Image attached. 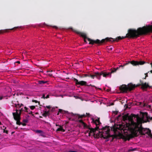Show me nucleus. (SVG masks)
<instances>
[{"label":"nucleus","instance_id":"7","mask_svg":"<svg viewBox=\"0 0 152 152\" xmlns=\"http://www.w3.org/2000/svg\"><path fill=\"white\" fill-rule=\"evenodd\" d=\"M130 63L131 64L134 66H136L138 65L139 64L142 65L144 63V62L142 61L138 62L137 61H128V63H125L124 64L123 66H124L125 65H127L129 63Z\"/></svg>","mask_w":152,"mask_h":152},{"label":"nucleus","instance_id":"16","mask_svg":"<svg viewBox=\"0 0 152 152\" xmlns=\"http://www.w3.org/2000/svg\"><path fill=\"white\" fill-rule=\"evenodd\" d=\"M35 132L36 133H41L42 132V131L41 130H36L35 131Z\"/></svg>","mask_w":152,"mask_h":152},{"label":"nucleus","instance_id":"34","mask_svg":"<svg viewBox=\"0 0 152 152\" xmlns=\"http://www.w3.org/2000/svg\"><path fill=\"white\" fill-rule=\"evenodd\" d=\"M2 30L0 31V32H2Z\"/></svg>","mask_w":152,"mask_h":152},{"label":"nucleus","instance_id":"31","mask_svg":"<svg viewBox=\"0 0 152 152\" xmlns=\"http://www.w3.org/2000/svg\"><path fill=\"white\" fill-rule=\"evenodd\" d=\"M48 112H47V113H47V115H48Z\"/></svg>","mask_w":152,"mask_h":152},{"label":"nucleus","instance_id":"23","mask_svg":"<svg viewBox=\"0 0 152 152\" xmlns=\"http://www.w3.org/2000/svg\"><path fill=\"white\" fill-rule=\"evenodd\" d=\"M46 107L48 109H49L51 107L50 106H46Z\"/></svg>","mask_w":152,"mask_h":152},{"label":"nucleus","instance_id":"35","mask_svg":"<svg viewBox=\"0 0 152 152\" xmlns=\"http://www.w3.org/2000/svg\"><path fill=\"white\" fill-rule=\"evenodd\" d=\"M113 103H112V104H111V105H113Z\"/></svg>","mask_w":152,"mask_h":152},{"label":"nucleus","instance_id":"21","mask_svg":"<svg viewBox=\"0 0 152 152\" xmlns=\"http://www.w3.org/2000/svg\"><path fill=\"white\" fill-rule=\"evenodd\" d=\"M91 75H85V77H86V76H89V77H91V78H92L91 77Z\"/></svg>","mask_w":152,"mask_h":152},{"label":"nucleus","instance_id":"32","mask_svg":"<svg viewBox=\"0 0 152 152\" xmlns=\"http://www.w3.org/2000/svg\"><path fill=\"white\" fill-rule=\"evenodd\" d=\"M70 114L72 115H73V114Z\"/></svg>","mask_w":152,"mask_h":152},{"label":"nucleus","instance_id":"36","mask_svg":"<svg viewBox=\"0 0 152 152\" xmlns=\"http://www.w3.org/2000/svg\"><path fill=\"white\" fill-rule=\"evenodd\" d=\"M49 75H52V74H49Z\"/></svg>","mask_w":152,"mask_h":152},{"label":"nucleus","instance_id":"3","mask_svg":"<svg viewBox=\"0 0 152 152\" xmlns=\"http://www.w3.org/2000/svg\"><path fill=\"white\" fill-rule=\"evenodd\" d=\"M15 107L19 109V110H16V112L13 113V115L14 119L16 121H18L20 118V115L23 112H26V110H27V107H24L23 105L22 104H15Z\"/></svg>","mask_w":152,"mask_h":152},{"label":"nucleus","instance_id":"17","mask_svg":"<svg viewBox=\"0 0 152 152\" xmlns=\"http://www.w3.org/2000/svg\"><path fill=\"white\" fill-rule=\"evenodd\" d=\"M46 81H41L39 82V83L41 84H43L46 83Z\"/></svg>","mask_w":152,"mask_h":152},{"label":"nucleus","instance_id":"15","mask_svg":"<svg viewBox=\"0 0 152 152\" xmlns=\"http://www.w3.org/2000/svg\"><path fill=\"white\" fill-rule=\"evenodd\" d=\"M43 97L44 98H48L49 97V96L48 95H47L46 96H45V94H44L43 95Z\"/></svg>","mask_w":152,"mask_h":152},{"label":"nucleus","instance_id":"26","mask_svg":"<svg viewBox=\"0 0 152 152\" xmlns=\"http://www.w3.org/2000/svg\"><path fill=\"white\" fill-rule=\"evenodd\" d=\"M9 29H5V31H4V32H7V31L9 30Z\"/></svg>","mask_w":152,"mask_h":152},{"label":"nucleus","instance_id":"28","mask_svg":"<svg viewBox=\"0 0 152 152\" xmlns=\"http://www.w3.org/2000/svg\"><path fill=\"white\" fill-rule=\"evenodd\" d=\"M151 66H152V63H151ZM150 72H151V73H152V70H151V71H150Z\"/></svg>","mask_w":152,"mask_h":152},{"label":"nucleus","instance_id":"10","mask_svg":"<svg viewBox=\"0 0 152 152\" xmlns=\"http://www.w3.org/2000/svg\"><path fill=\"white\" fill-rule=\"evenodd\" d=\"M79 122L80 123L81 125L84 128L86 127V125L82 120H79Z\"/></svg>","mask_w":152,"mask_h":152},{"label":"nucleus","instance_id":"4","mask_svg":"<svg viewBox=\"0 0 152 152\" xmlns=\"http://www.w3.org/2000/svg\"><path fill=\"white\" fill-rule=\"evenodd\" d=\"M119 68L117 67L116 68H114L112 70L111 72H107L105 71H103L100 73H95L94 75H91V77L92 79H94L96 77L97 79L99 80L101 78V75H102L104 77H111V74L115 72Z\"/></svg>","mask_w":152,"mask_h":152},{"label":"nucleus","instance_id":"27","mask_svg":"<svg viewBox=\"0 0 152 152\" xmlns=\"http://www.w3.org/2000/svg\"><path fill=\"white\" fill-rule=\"evenodd\" d=\"M124 66L123 65H120L119 66V67H123Z\"/></svg>","mask_w":152,"mask_h":152},{"label":"nucleus","instance_id":"9","mask_svg":"<svg viewBox=\"0 0 152 152\" xmlns=\"http://www.w3.org/2000/svg\"><path fill=\"white\" fill-rule=\"evenodd\" d=\"M141 85L142 86V88L143 89L147 88L148 87H149L148 84L146 83H142Z\"/></svg>","mask_w":152,"mask_h":152},{"label":"nucleus","instance_id":"19","mask_svg":"<svg viewBox=\"0 0 152 152\" xmlns=\"http://www.w3.org/2000/svg\"><path fill=\"white\" fill-rule=\"evenodd\" d=\"M84 116H85L84 115H82L81 116H80V115H78V117H79V118H82V117H83Z\"/></svg>","mask_w":152,"mask_h":152},{"label":"nucleus","instance_id":"37","mask_svg":"<svg viewBox=\"0 0 152 152\" xmlns=\"http://www.w3.org/2000/svg\"><path fill=\"white\" fill-rule=\"evenodd\" d=\"M13 29V28H12V29H10V30H12V29Z\"/></svg>","mask_w":152,"mask_h":152},{"label":"nucleus","instance_id":"29","mask_svg":"<svg viewBox=\"0 0 152 152\" xmlns=\"http://www.w3.org/2000/svg\"><path fill=\"white\" fill-rule=\"evenodd\" d=\"M17 62L18 63V64H20V62L19 61H18Z\"/></svg>","mask_w":152,"mask_h":152},{"label":"nucleus","instance_id":"25","mask_svg":"<svg viewBox=\"0 0 152 152\" xmlns=\"http://www.w3.org/2000/svg\"><path fill=\"white\" fill-rule=\"evenodd\" d=\"M118 39L119 40V39H121V38L120 37H119L118 38Z\"/></svg>","mask_w":152,"mask_h":152},{"label":"nucleus","instance_id":"33","mask_svg":"<svg viewBox=\"0 0 152 152\" xmlns=\"http://www.w3.org/2000/svg\"><path fill=\"white\" fill-rule=\"evenodd\" d=\"M86 114H87V113H86ZM89 115V114H88V115Z\"/></svg>","mask_w":152,"mask_h":152},{"label":"nucleus","instance_id":"12","mask_svg":"<svg viewBox=\"0 0 152 152\" xmlns=\"http://www.w3.org/2000/svg\"><path fill=\"white\" fill-rule=\"evenodd\" d=\"M58 112L59 113H68L67 112H66V111H63V110H61V109H59V110Z\"/></svg>","mask_w":152,"mask_h":152},{"label":"nucleus","instance_id":"18","mask_svg":"<svg viewBox=\"0 0 152 152\" xmlns=\"http://www.w3.org/2000/svg\"><path fill=\"white\" fill-rule=\"evenodd\" d=\"M6 128L5 127V129H3V132L4 133H5L6 134H8V131H7V130H5V129Z\"/></svg>","mask_w":152,"mask_h":152},{"label":"nucleus","instance_id":"22","mask_svg":"<svg viewBox=\"0 0 152 152\" xmlns=\"http://www.w3.org/2000/svg\"><path fill=\"white\" fill-rule=\"evenodd\" d=\"M4 97L3 96H2L1 97L0 96V100H1L2 99H3Z\"/></svg>","mask_w":152,"mask_h":152},{"label":"nucleus","instance_id":"14","mask_svg":"<svg viewBox=\"0 0 152 152\" xmlns=\"http://www.w3.org/2000/svg\"><path fill=\"white\" fill-rule=\"evenodd\" d=\"M29 107L30 108V109L32 110H34L35 108V106H29Z\"/></svg>","mask_w":152,"mask_h":152},{"label":"nucleus","instance_id":"8","mask_svg":"<svg viewBox=\"0 0 152 152\" xmlns=\"http://www.w3.org/2000/svg\"><path fill=\"white\" fill-rule=\"evenodd\" d=\"M76 81V83L77 85H80L82 86L85 85L86 84V82L85 81H78V80L76 79H75Z\"/></svg>","mask_w":152,"mask_h":152},{"label":"nucleus","instance_id":"1","mask_svg":"<svg viewBox=\"0 0 152 152\" xmlns=\"http://www.w3.org/2000/svg\"><path fill=\"white\" fill-rule=\"evenodd\" d=\"M148 116L146 113H141L140 116L131 115L124 116L118 115L117 118L118 121L123 120L121 124L115 125L112 128L108 126L102 128L99 118L94 116L91 118V122L96 126V130L99 129V135L101 137L107 138L113 135L110 134V129L113 131L116 136L121 138H126L131 136H136L139 134L146 135L151 138L152 134L149 129L143 128L141 126L142 123L148 121Z\"/></svg>","mask_w":152,"mask_h":152},{"label":"nucleus","instance_id":"11","mask_svg":"<svg viewBox=\"0 0 152 152\" xmlns=\"http://www.w3.org/2000/svg\"><path fill=\"white\" fill-rule=\"evenodd\" d=\"M56 131H61L64 132V130L63 129L62 126H60L57 129Z\"/></svg>","mask_w":152,"mask_h":152},{"label":"nucleus","instance_id":"13","mask_svg":"<svg viewBox=\"0 0 152 152\" xmlns=\"http://www.w3.org/2000/svg\"><path fill=\"white\" fill-rule=\"evenodd\" d=\"M25 112H26L29 114L31 113H32V111H30L29 109L28 108H27V110H26Z\"/></svg>","mask_w":152,"mask_h":152},{"label":"nucleus","instance_id":"2","mask_svg":"<svg viewBox=\"0 0 152 152\" xmlns=\"http://www.w3.org/2000/svg\"><path fill=\"white\" fill-rule=\"evenodd\" d=\"M149 32L152 33V25L146 26L142 28H139L137 30L130 29L126 35V37H137L139 35L145 34Z\"/></svg>","mask_w":152,"mask_h":152},{"label":"nucleus","instance_id":"6","mask_svg":"<svg viewBox=\"0 0 152 152\" xmlns=\"http://www.w3.org/2000/svg\"><path fill=\"white\" fill-rule=\"evenodd\" d=\"M135 85L132 84H129L127 86L123 85L120 88V89L123 92H126L128 91H130L134 88L135 87Z\"/></svg>","mask_w":152,"mask_h":152},{"label":"nucleus","instance_id":"20","mask_svg":"<svg viewBox=\"0 0 152 152\" xmlns=\"http://www.w3.org/2000/svg\"><path fill=\"white\" fill-rule=\"evenodd\" d=\"M32 102H35L36 103H38V102L37 100H32Z\"/></svg>","mask_w":152,"mask_h":152},{"label":"nucleus","instance_id":"30","mask_svg":"<svg viewBox=\"0 0 152 152\" xmlns=\"http://www.w3.org/2000/svg\"><path fill=\"white\" fill-rule=\"evenodd\" d=\"M53 27L54 28H57V27L56 26H53Z\"/></svg>","mask_w":152,"mask_h":152},{"label":"nucleus","instance_id":"5","mask_svg":"<svg viewBox=\"0 0 152 152\" xmlns=\"http://www.w3.org/2000/svg\"><path fill=\"white\" fill-rule=\"evenodd\" d=\"M80 36L84 38V41L86 43H87V41L89 42V44H93L94 42H96L98 43H101L105 42V41H114L115 40L111 38H106V39H102L101 41H100L99 39H97L96 41L92 40L90 39L87 38L86 37V34L83 33H79Z\"/></svg>","mask_w":152,"mask_h":152},{"label":"nucleus","instance_id":"24","mask_svg":"<svg viewBox=\"0 0 152 152\" xmlns=\"http://www.w3.org/2000/svg\"><path fill=\"white\" fill-rule=\"evenodd\" d=\"M145 75H146V76L145 77V79L146 77L148 76L147 73L145 74Z\"/></svg>","mask_w":152,"mask_h":152}]
</instances>
